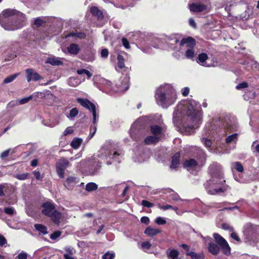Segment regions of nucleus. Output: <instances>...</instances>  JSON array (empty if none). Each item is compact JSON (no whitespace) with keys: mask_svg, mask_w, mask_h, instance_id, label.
Listing matches in <instances>:
<instances>
[{"mask_svg":"<svg viewBox=\"0 0 259 259\" xmlns=\"http://www.w3.org/2000/svg\"><path fill=\"white\" fill-rule=\"evenodd\" d=\"M27 23L26 15L16 10L8 9L0 14V25L5 30L21 29Z\"/></svg>","mask_w":259,"mask_h":259,"instance_id":"6","label":"nucleus"},{"mask_svg":"<svg viewBox=\"0 0 259 259\" xmlns=\"http://www.w3.org/2000/svg\"><path fill=\"white\" fill-rule=\"evenodd\" d=\"M64 250L66 251V253H68L70 255H73L75 253V250L70 246L65 247Z\"/></svg>","mask_w":259,"mask_h":259,"instance_id":"57","label":"nucleus"},{"mask_svg":"<svg viewBox=\"0 0 259 259\" xmlns=\"http://www.w3.org/2000/svg\"><path fill=\"white\" fill-rule=\"evenodd\" d=\"M79 182V178L76 176H72L68 177L65 183V187L69 189H72L75 186H76Z\"/></svg>","mask_w":259,"mask_h":259,"instance_id":"16","label":"nucleus"},{"mask_svg":"<svg viewBox=\"0 0 259 259\" xmlns=\"http://www.w3.org/2000/svg\"><path fill=\"white\" fill-rule=\"evenodd\" d=\"M181 92L182 95L184 97H186L188 95L190 90L188 87H185L182 89Z\"/></svg>","mask_w":259,"mask_h":259,"instance_id":"62","label":"nucleus"},{"mask_svg":"<svg viewBox=\"0 0 259 259\" xmlns=\"http://www.w3.org/2000/svg\"><path fill=\"white\" fill-rule=\"evenodd\" d=\"M69 162L65 158H61L56 163V169L58 176L60 178L64 177L65 169L68 167Z\"/></svg>","mask_w":259,"mask_h":259,"instance_id":"15","label":"nucleus"},{"mask_svg":"<svg viewBox=\"0 0 259 259\" xmlns=\"http://www.w3.org/2000/svg\"><path fill=\"white\" fill-rule=\"evenodd\" d=\"M46 18L43 17H37L34 20V24L37 27L40 26L44 23L46 22Z\"/></svg>","mask_w":259,"mask_h":259,"instance_id":"40","label":"nucleus"},{"mask_svg":"<svg viewBox=\"0 0 259 259\" xmlns=\"http://www.w3.org/2000/svg\"><path fill=\"white\" fill-rule=\"evenodd\" d=\"M231 167L232 168L235 169L238 172H242L244 170L243 166L240 162L232 163Z\"/></svg>","mask_w":259,"mask_h":259,"instance_id":"37","label":"nucleus"},{"mask_svg":"<svg viewBox=\"0 0 259 259\" xmlns=\"http://www.w3.org/2000/svg\"><path fill=\"white\" fill-rule=\"evenodd\" d=\"M213 236L215 239V242L219 245V246L223 245L225 243L226 240L218 233H214Z\"/></svg>","mask_w":259,"mask_h":259,"instance_id":"34","label":"nucleus"},{"mask_svg":"<svg viewBox=\"0 0 259 259\" xmlns=\"http://www.w3.org/2000/svg\"><path fill=\"white\" fill-rule=\"evenodd\" d=\"M151 246V245L149 242H143L141 243V247L145 251L150 249Z\"/></svg>","mask_w":259,"mask_h":259,"instance_id":"52","label":"nucleus"},{"mask_svg":"<svg viewBox=\"0 0 259 259\" xmlns=\"http://www.w3.org/2000/svg\"><path fill=\"white\" fill-rule=\"evenodd\" d=\"M46 63L54 66H59L63 64L60 58L54 56L49 57L46 61Z\"/></svg>","mask_w":259,"mask_h":259,"instance_id":"25","label":"nucleus"},{"mask_svg":"<svg viewBox=\"0 0 259 259\" xmlns=\"http://www.w3.org/2000/svg\"><path fill=\"white\" fill-rule=\"evenodd\" d=\"M142 205L147 208H151L154 206V204L146 200H143L141 202Z\"/></svg>","mask_w":259,"mask_h":259,"instance_id":"53","label":"nucleus"},{"mask_svg":"<svg viewBox=\"0 0 259 259\" xmlns=\"http://www.w3.org/2000/svg\"><path fill=\"white\" fill-rule=\"evenodd\" d=\"M243 233L246 242L255 243L259 239V226L247 223L244 227Z\"/></svg>","mask_w":259,"mask_h":259,"instance_id":"10","label":"nucleus"},{"mask_svg":"<svg viewBox=\"0 0 259 259\" xmlns=\"http://www.w3.org/2000/svg\"><path fill=\"white\" fill-rule=\"evenodd\" d=\"M82 142V139L79 138H75L71 142L70 145L74 149L78 148Z\"/></svg>","mask_w":259,"mask_h":259,"instance_id":"30","label":"nucleus"},{"mask_svg":"<svg viewBox=\"0 0 259 259\" xmlns=\"http://www.w3.org/2000/svg\"><path fill=\"white\" fill-rule=\"evenodd\" d=\"M61 232L59 231L54 232L50 235V238L52 240H55L60 236Z\"/></svg>","mask_w":259,"mask_h":259,"instance_id":"56","label":"nucleus"},{"mask_svg":"<svg viewBox=\"0 0 259 259\" xmlns=\"http://www.w3.org/2000/svg\"><path fill=\"white\" fill-rule=\"evenodd\" d=\"M169 197L170 198H171L173 200H175V201H178V200L184 201V200L181 199L180 198L179 195L177 193H175L174 192L169 194Z\"/></svg>","mask_w":259,"mask_h":259,"instance_id":"49","label":"nucleus"},{"mask_svg":"<svg viewBox=\"0 0 259 259\" xmlns=\"http://www.w3.org/2000/svg\"><path fill=\"white\" fill-rule=\"evenodd\" d=\"M220 246H219L217 244L210 242L208 245V250L213 255L218 254L220 250Z\"/></svg>","mask_w":259,"mask_h":259,"instance_id":"26","label":"nucleus"},{"mask_svg":"<svg viewBox=\"0 0 259 259\" xmlns=\"http://www.w3.org/2000/svg\"><path fill=\"white\" fill-rule=\"evenodd\" d=\"M179 45L181 50L174 52V57L180 59L183 58L184 54L187 59L194 60L197 53L195 39L191 37L184 38L181 40Z\"/></svg>","mask_w":259,"mask_h":259,"instance_id":"8","label":"nucleus"},{"mask_svg":"<svg viewBox=\"0 0 259 259\" xmlns=\"http://www.w3.org/2000/svg\"><path fill=\"white\" fill-rule=\"evenodd\" d=\"M90 13L94 16H96L98 20H102L103 18L102 12L97 7H92L90 8Z\"/></svg>","mask_w":259,"mask_h":259,"instance_id":"21","label":"nucleus"},{"mask_svg":"<svg viewBox=\"0 0 259 259\" xmlns=\"http://www.w3.org/2000/svg\"><path fill=\"white\" fill-rule=\"evenodd\" d=\"M34 228L36 231L39 232L40 233H42L44 235H46L48 234L47 228L41 224H35Z\"/></svg>","mask_w":259,"mask_h":259,"instance_id":"32","label":"nucleus"},{"mask_svg":"<svg viewBox=\"0 0 259 259\" xmlns=\"http://www.w3.org/2000/svg\"><path fill=\"white\" fill-rule=\"evenodd\" d=\"M28 256V253L24 251H22L19 254H18L16 258L17 259H27Z\"/></svg>","mask_w":259,"mask_h":259,"instance_id":"54","label":"nucleus"},{"mask_svg":"<svg viewBox=\"0 0 259 259\" xmlns=\"http://www.w3.org/2000/svg\"><path fill=\"white\" fill-rule=\"evenodd\" d=\"M100 83L108 88H110L111 87V82L109 80L105 79V78H101L100 80Z\"/></svg>","mask_w":259,"mask_h":259,"instance_id":"51","label":"nucleus"},{"mask_svg":"<svg viewBox=\"0 0 259 259\" xmlns=\"http://www.w3.org/2000/svg\"><path fill=\"white\" fill-rule=\"evenodd\" d=\"M116 85L120 91H127L130 86V77L126 75L121 77L120 83Z\"/></svg>","mask_w":259,"mask_h":259,"instance_id":"18","label":"nucleus"},{"mask_svg":"<svg viewBox=\"0 0 259 259\" xmlns=\"http://www.w3.org/2000/svg\"><path fill=\"white\" fill-rule=\"evenodd\" d=\"M179 39L176 36H170L167 37L165 40V47L168 49L178 52V50H181L180 46L179 45Z\"/></svg>","mask_w":259,"mask_h":259,"instance_id":"14","label":"nucleus"},{"mask_svg":"<svg viewBox=\"0 0 259 259\" xmlns=\"http://www.w3.org/2000/svg\"><path fill=\"white\" fill-rule=\"evenodd\" d=\"M155 222L159 225H162L165 224L166 221L164 218L158 217L156 218Z\"/></svg>","mask_w":259,"mask_h":259,"instance_id":"50","label":"nucleus"},{"mask_svg":"<svg viewBox=\"0 0 259 259\" xmlns=\"http://www.w3.org/2000/svg\"><path fill=\"white\" fill-rule=\"evenodd\" d=\"M42 123L47 126L50 127H53L55 126V123L52 122L51 120H44L42 121Z\"/></svg>","mask_w":259,"mask_h":259,"instance_id":"48","label":"nucleus"},{"mask_svg":"<svg viewBox=\"0 0 259 259\" xmlns=\"http://www.w3.org/2000/svg\"><path fill=\"white\" fill-rule=\"evenodd\" d=\"M115 256L114 253L106 252L102 256L103 259H113Z\"/></svg>","mask_w":259,"mask_h":259,"instance_id":"55","label":"nucleus"},{"mask_svg":"<svg viewBox=\"0 0 259 259\" xmlns=\"http://www.w3.org/2000/svg\"><path fill=\"white\" fill-rule=\"evenodd\" d=\"M122 45L126 48V49H130V44L128 41V40L125 38H122Z\"/></svg>","mask_w":259,"mask_h":259,"instance_id":"64","label":"nucleus"},{"mask_svg":"<svg viewBox=\"0 0 259 259\" xmlns=\"http://www.w3.org/2000/svg\"><path fill=\"white\" fill-rule=\"evenodd\" d=\"M248 87V84L246 82H242L239 83L236 87V88L237 90H241L243 89H245Z\"/></svg>","mask_w":259,"mask_h":259,"instance_id":"59","label":"nucleus"},{"mask_svg":"<svg viewBox=\"0 0 259 259\" xmlns=\"http://www.w3.org/2000/svg\"><path fill=\"white\" fill-rule=\"evenodd\" d=\"M19 75V73H15L12 75L9 76L7 77L4 80V83H9L11 82H12L14 80H15L16 77Z\"/></svg>","mask_w":259,"mask_h":259,"instance_id":"42","label":"nucleus"},{"mask_svg":"<svg viewBox=\"0 0 259 259\" xmlns=\"http://www.w3.org/2000/svg\"><path fill=\"white\" fill-rule=\"evenodd\" d=\"M162 122V116L160 114L140 117L131 126V137L135 141L139 140L145 135L146 128L149 125L150 133L161 139L165 131V126L160 125Z\"/></svg>","mask_w":259,"mask_h":259,"instance_id":"3","label":"nucleus"},{"mask_svg":"<svg viewBox=\"0 0 259 259\" xmlns=\"http://www.w3.org/2000/svg\"><path fill=\"white\" fill-rule=\"evenodd\" d=\"M29 174L27 172L17 174L15 176V178L19 180H25L27 179Z\"/></svg>","mask_w":259,"mask_h":259,"instance_id":"47","label":"nucleus"},{"mask_svg":"<svg viewBox=\"0 0 259 259\" xmlns=\"http://www.w3.org/2000/svg\"><path fill=\"white\" fill-rule=\"evenodd\" d=\"M159 233L160 230L159 229L152 228L149 227L147 228L144 231L145 234L151 237L154 236Z\"/></svg>","mask_w":259,"mask_h":259,"instance_id":"28","label":"nucleus"},{"mask_svg":"<svg viewBox=\"0 0 259 259\" xmlns=\"http://www.w3.org/2000/svg\"><path fill=\"white\" fill-rule=\"evenodd\" d=\"M222 228L225 230H229L230 231H233V227L230 226L229 224L223 223L222 225Z\"/></svg>","mask_w":259,"mask_h":259,"instance_id":"61","label":"nucleus"},{"mask_svg":"<svg viewBox=\"0 0 259 259\" xmlns=\"http://www.w3.org/2000/svg\"><path fill=\"white\" fill-rule=\"evenodd\" d=\"M78 114V110L76 108H73L70 110L69 114L67 115V117L70 119H72L76 117Z\"/></svg>","mask_w":259,"mask_h":259,"instance_id":"39","label":"nucleus"},{"mask_svg":"<svg viewBox=\"0 0 259 259\" xmlns=\"http://www.w3.org/2000/svg\"><path fill=\"white\" fill-rule=\"evenodd\" d=\"M98 189V185L93 182L88 183L85 186V190L88 192L95 191Z\"/></svg>","mask_w":259,"mask_h":259,"instance_id":"36","label":"nucleus"},{"mask_svg":"<svg viewBox=\"0 0 259 259\" xmlns=\"http://www.w3.org/2000/svg\"><path fill=\"white\" fill-rule=\"evenodd\" d=\"M117 67L119 69H123L125 68V65L124 63L123 57L120 55H118L117 56Z\"/></svg>","mask_w":259,"mask_h":259,"instance_id":"41","label":"nucleus"},{"mask_svg":"<svg viewBox=\"0 0 259 259\" xmlns=\"http://www.w3.org/2000/svg\"><path fill=\"white\" fill-rule=\"evenodd\" d=\"M10 151H11V149H7V150H5L4 152H3L0 155L1 159H4L6 157H7L9 155Z\"/></svg>","mask_w":259,"mask_h":259,"instance_id":"58","label":"nucleus"},{"mask_svg":"<svg viewBox=\"0 0 259 259\" xmlns=\"http://www.w3.org/2000/svg\"><path fill=\"white\" fill-rule=\"evenodd\" d=\"M147 46L142 47L141 50L145 53L150 54L152 53V50L149 46L153 47L154 48L158 49L161 47V44L163 43V41L159 38L156 37H153L152 36H149V38L148 40Z\"/></svg>","mask_w":259,"mask_h":259,"instance_id":"13","label":"nucleus"},{"mask_svg":"<svg viewBox=\"0 0 259 259\" xmlns=\"http://www.w3.org/2000/svg\"><path fill=\"white\" fill-rule=\"evenodd\" d=\"M122 151L117 149V145L110 141H106L96 154L88 159V171L91 175H95L101 167L102 161L107 165L115 162L120 163L122 155Z\"/></svg>","mask_w":259,"mask_h":259,"instance_id":"2","label":"nucleus"},{"mask_svg":"<svg viewBox=\"0 0 259 259\" xmlns=\"http://www.w3.org/2000/svg\"><path fill=\"white\" fill-rule=\"evenodd\" d=\"M4 211L6 214L10 215L14 214L16 212L15 209L13 207H5Z\"/></svg>","mask_w":259,"mask_h":259,"instance_id":"45","label":"nucleus"},{"mask_svg":"<svg viewBox=\"0 0 259 259\" xmlns=\"http://www.w3.org/2000/svg\"><path fill=\"white\" fill-rule=\"evenodd\" d=\"M26 79L28 82L30 81H37L42 79V77L34 69L31 68L26 70Z\"/></svg>","mask_w":259,"mask_h":259,"instance_id":"17","label":"nucleus"},{"mask_svg":"<svg viewBox=\"0 0 259 259\" xmlns=\"http://www.w3.org/2000/svg\"><path fill=\"white\" fill-rule=\"evenodd\" d=\"M49 217L51 218L54 224L57 225L60 224V220L62 217V214L60 212L55 209Z\"/></svg>","mask_w":259,"mask_h":259,"instance_id":"23","label":"nucleus"},{"mask_svg":"<svg viewBox=\"0 0 259 259\" xmlns=\"http://www.w3.org/2000/svg\"><path fill=\"white\" fill-rule=\"evenodd\" d=\"M160 139L158 137L153 136H147L144 139V143L147 145L155 144L157 143Z\"/></svg>","mask_w":259,"mask_h":259,"instance_id":"27","label":"nucleus"},{"mask_svg":"<svg viewBox=\"0 0 259 259\" xmlns=\"http://www.w3.org/2000/svg\"><path fill=\"white\" fill-rule=\"evenodd\" d=\"M68 83L71 87H75L80 83V80L77 77H71L68 80Z\"/></svg>","mask_w":259,"mask_h":259,"instance_id":"31","label":"nucleus"},{"mask_svg":"<svg viewBox=\"0 0 259 259\" xmlns=\"http://www.w3.org/2000/svg\"><path fill=\"white\" fill-rule=\"evenodd\" d=\"M209 173L211 178L207 181L204 186L207 193L216 195L228 191L230 187L225 184L221 165L213 162L209 166Z\"/></svg>","mask_w":259,"mask_h":259,"instance_id":"5","label":"nucleus"},{"mask_svg":"<svg viewBox=\"0 0 259 259\" xmlns=\"http://www.w3.org/2000/svg\"><path fill=\"white\" fill-rule=\"evenodd\" d=\"M187 255L190 256L192 259H203L202 254H197L193 251L187 253Z\"/></svg>","mask_w":259,"mask_h":259,"instance_id":"43","label":"nucleus"},{"mask_svg":"<svg viewBox=\"0 0 259 259\" xmlns=\"http://www.w3.org/2000/svg\"><path fill=\"white\" fill-rule=\"evenodd\" d=\"M42 207H43V209L41 210L42 213L48 217H49L55 210L54 204L49 202L43 203Z\"/></svg>","mask_w":259,"mask_h":259,"instance_id":"19","label":"nucleus"},{"mask_svg":"<svg viewBox=\"0 0 259 259\" xmlns=\"http://www.w3.org/2000/svg\"><path fill=\"white\" fill-rule=\"evenodd\" d=\"M208 59V56L206 53H202L198 55L196 61L200 65L204 67H209L206 62V61Z\"/></svg>","mask_w":259,"mask_h":259,"instance_id":"20","label":"nucleus"},{"mask_svg":"<svg viewBox=\"0 0 259 259\" xmlns=\"http://www.w3.org/2000/svg\"><path fill=\"white\" fill-rule=\"evenodd\" d=\"M108 51L107 49H103L101 52V57L104 59H106L108 56Z\"/></svg>","mask_w":259,"mask_h":259,"instance_id":"60","label":"nucleus"},{"mask_svg":"<svg viewBox=\"0 0 259 259\" xmlns=\"http://www.w3.org/2000/svg\"><path fill=\"white\" fill-rule=\"evenodd\" d=\"M180 154L179 152L175 153L172 157L170 167L171 169L177 168L180 164Z\"/></svg>","mask_w":259,"mask_h":259,"instance_id":"24","label":"nucleus"},{"mask_svg":"<svg viewBox=\"0 0 259 259\" xmlns=\"http://www.w3.org/2000/svg\"><path fill=\"white\" fill-rule=\"evenodd\" d=\"M157 206L160 209H163V210H167V209H171V208H173V206L170 205H166L162 206L159 203H158L157 204Z\"/></svg>","mask_w":259,"mask_h":259,"instance_id":"63","label":"nucleus"},{"mask_svg":"<svg viewBox=\"0 0 259 259\" xmlns=\"http://www.w3.org/2000/svg\"><path fill=\"white\" fill-rule=\"evenodd\" d=\"M202 143L206 148H210L212 145V142L210 140H208L204 137L201 139Z\"/></svg>","mask_w":259,"mask_h":259,"instance_id":"46","label":"nucleus"},{"mask_svg":"<svg viewBox=\"0 0 259 259\" xmlns=\"http://www.w3.org/2000/svg\"><path fill=\"white\" fill-rule=\"evenodd\" d=\"M77 102L79 103L82 107L88 109L92 113L93 117V125L90 127V134L89 136L90 138L93 137L97 131L96 124L98 120L99 115L96 112V107L95 105L87 99L84 98H77Z\"/></svg>","mask_w":259,"mask_h":259,"instance_id":"9","label":"nucleus"},{"mask_svg":"<svg viewBox=\"0 0 259 259\" xmlns=\"http://www.w3.org/2000/svg\"><path fill=\"white\" fill-rule=\"evenodd\" d=\"M67 50L70 55H76L79 53L80 49L77 44L72 43L67 48Z\"/></svg>","mask_w":259,"mask_h":259,"instance_id":"22","label":"nucleus"},{"mask_svg":"<svg viewBox=\"0 0 259 259\" xmlns=\"http://www.w3.org/2000/svg\"><path fill=\"white\" fill-rule=\"evenodd\" d=\"M85 35L84 33L72 32L67 34L66 37H73L75 38H84Z\"/></svg>","mask_w":259,"mask_h":259,"instance_id":"35","label":"nucleus"},{"mask_svg":"<svg viewBox=\"0 0 259 259\" xmlns=\"http://www.w3.org/2000/svg\"><path fill=\"white\" fill-rule=\"evenodd\" d=\"M179 252L176 249H172L167 253L170 259H179Z\"/></svg>","mask_w":259,"mask_h":259,"instance_id":"38","label":"nucleus"},{"mask_svg":"<svg viewBox=\"0 0 259 259\" xmlns=\"http://www.w3.org/2000/svg\"><path fill=\"white\" fill-rule=\"evenodd\" d=\"M198 158L199 159L198 161L193 158L185 160L183 163L184 167L189 171L192 170L197 167L200 168L204 165L206 159V154L203 151L200 150L199 157Z\"/></svg>","mask_w":259,"mask_h":259,"instance_id":"11","label":"nucleus"},{"mask_svg":"<svg viewBox=\"0 0 259 259\" xmlns=\"http://www.w3.org/2000/svg\"><path fill=\"white\" fill-rule=\"evenodd\" d=\"M32 98V96H29V97H25L21 99H19L16 101L17 103L20 105H22L28 102Z\"/></svg>","mask_w":259,"mask_h":259,"instance_id":"44","label":"nucleus"},{"mask_svg":"<svg viewBox=\"0 0 259 259\" xmlns=\"http://www.w3.org/2000/svg\"><path fill=\"white\" fill-rule=\"evenodd\" d=\"M202 118L200 105L193 99L178 104L172 114L174 124L187 135L194 133L195 129L201 123Z\"/></svg>","mask_w":259,"mask_h":259,"instance_id":"1","label":"nucleus"},{"mask_svg":"<svg viewBox=\"0 0 259 259\" xmlns=\"http://www.w3.org/2000/svg\"><path fill=\"white\" fill-rule=\"evenodd\" d=\"M238 130L237 123L233 117L223 115L213 120L211 123L206 125L203 132L205 136L212 135L217 140L226 136L227 133Z\"/></svg>","mask_w":259,"mask_h":259,"instance_id":"4","label":"nucleus"},{"mask_svg":"<svg viewBox=\"0 0 259 259\" xmlns=\"http://www.w3.org/2000/svg\"><path fill=\"white\" fill-rule=\"evenodd\" d=\"M238 134L235 133L229 135L225 139V142L227 144L231 143H236L238 140Z\"/></svg>","mask_w":259,"mask_h":259,"instance_id":"29","label":"nucleus"},{"mask_svg":"<svg viewBox=\"0 0 259 259\" xmlns=\"http://www.w3.org/2000/svg\"><path fill=\"white\" fill-rule=\"evenodd\" d=\"M220 246L225 254L229 255L230 254V247L227 241H225L223 245H221Z\"/></svg>","mask_w":259,"mask_h":259,"instance_id":"33","label":"nucleus"},{"mask_svg":"<svg viewBox=\"0 0 259 259\" xmlns=\"http://www.w3.org/2000/svg\"><path fill=\"white\" fill-rule=\"evenodd\" d=\"M133 159L136 162H142L150 157L149 150L144 148L143 146L137 147L134 151Z\"/></svg>","mask_w":259,"mask_h":259,"instance_id":"12","label":"nucleus"},{"mask_svg":"<svg viewBox=\"0 0 259 259\" xmlns=\"http://www.w3.org/2000/svg\"><path fill=\"white\" fill-rule=\"evenodd\" d=\"M155 98L158 105L163 108H167L176 102L177 94L169 84H165L156 90Z\"/></svg>","mask_w":259,"mask_h":259,"instance_id":"7","label":"nucleus"}]
</instances>
